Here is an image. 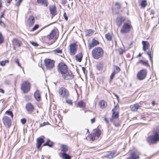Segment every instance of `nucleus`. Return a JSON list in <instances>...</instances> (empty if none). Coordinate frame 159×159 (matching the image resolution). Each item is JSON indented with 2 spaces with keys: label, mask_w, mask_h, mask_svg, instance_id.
Returning <instances> with one entry per match:
<instances>
[{
  "label": "nucleus",
  "mask_w": 159,
  "mask_h": 159,
  "mask_svg": "<svg viewBox=\"0 0 159 159\" xmlns=\"http://www.w3.org/2000/svg\"><path fill=\"white\" fill-rule=\"evenodd\" d=\"M93 57L97 59L103 55L104 52L103 49L100 47H97L93 49L92 52Z\"/></svg>",
  "instance_id": "2"
},
{
  "label": "nucleus",
  "mask_w": 159,
  "mask_h": 159,
  "mask_svg": "<svg viewBox=\"0 0 159 159\" xmlns=\"http://www.w3.org/2000/svg\"><path fill=\"white\" fill-rule=\"evenodd\" d=\"M8 60H6L4 61H2L1 62H0V65L2 66H4L5 65L6 63L7 62H8Z\"/></svg>",
  "instance_id": "39"
},
{
  "label": "nucleus",
  "mask_w": 159,
  "mask_h": 159,
  "mask_svg": "<svg viewBox=\"0 0 159 159\" xmlns=\"http://www.w3.org/2000/svg\"><path fill=\"white\" fill-rule=\"evenodd\" d=\"M147 2L146 0H143L141 3L140 6L142 8H144L147 5Z\"/></svg>",
  "instance_id": "31"
},
{
  "label": "nucleus",
  "mask_w": 159,
  "mask_h": 159,
  "mask_svg": "<svg viewBox=\"0 0 159 159\" xmlns=\"http://www.w3.org/2000/svg\"><path fill=\"white\" fill-rule=\"evenodd\" d=\"M137 63H141L145 66H148V63L147 61H144L143 60H140L139 61L137 62Z\"/></svg>",
  "instance_id": "36"
},
{
  "label": "nucleus",
  "mask_w": 159,
  "mask_h": 159,
  "mask_svg": "<svg viewBox=\"0 0 159 159\" xmlns=\"http://www.w3.org/2000/svg\"><path fill=\"white\" fill-rule=\"evenodd\" d=\"M53 52L55 53H61L62 52V50L60 49L59 48H57V49L53 50Z\"/></svg>",
  "instance_id": "34"
},
{
  "label": "nucleus",
  "mask_w": 159,
  "mask_h": 159,
  "mask_svg": "<svg viewBox=\"0 0 159 159\" xmlns=\"http://www.w3.org/2000/svg\"><path fill=\"white\" fill-rule=\"evenodd\" d=\"M2 120L4 125L8 127H9L11 125V121L10 119L7 116L3 117Z\"/></svg>",
  "instance_id": "10"
},
{
  "label": "nucleus",
  "mask_w": 159,
  "mask_h": 159,
  "mask_svg": "<svg viewBox=\"0 0 159 159\" xmlns=\"http://www.w3.org/2000/svg\"><path fill=\"white\" fill-rule=\"evenodd\" d=\"M125 20V17H120L117 18L116 20L117 25L119 26H120L122 23Z\"/></svg>",
  "instance_id": "17"
},
{
  "label": "nucleus",
  "mask_w": 159,
  "mask_h": 159,
  "mask_svg": "<svg viewBox=\"0 0 159 159\" xmlns=\"http://www.w3.org/2000/svg\"><path fill=\"white\" fill-rule=\"evenodd\" d=\"M91 122L92 123H93L95 121V118H94L91 120Z\"/></svg>",
  "instance_id": "58"
},
{
  "label": "nucleus",
  "mask_w": 159,
  "mask_h": 159,
  "mask_svg": "<svg viewBox=\"0 0 159 159\" xmlns=\"http://www.w3.org/2000/svg\"><path fill=\"white\" fill-rule=\"evenodd\" d=\"M56 36V31L55 30H53L50 33L48 37L49 39H51L54 38H55Z\"/></svg>",
  "instance_id": "21"
},
{
  "label": "nucleus",
  "mask_w": 159,
  "mask_h": 159,
  "mask_svg": "<svg viewBox=\"0 0 159 159\" xmlns=\"http://www.w3.org/2000/svg\"><path fill=\"white\" fill-rule=\"evenodd\" d=\"M61 152H62V153H66V152H67L68 151V148L67 146L65 145H62L61 146Z\"/></svg>",
  "instance_id": "25"
},
{
  "label": "nucleus",
  "mask_w": 159,
  "mask_h": 159,
  "mask_svg": "<svg viewBox=\"0 0 159 159\" xmlns=\"http://www.w3.org/2000/svg\"><path fill=\"white\" fill-rule=\"evenodd\" d=\"M70 54L71 55H75L77 51V47L75 43L71 44L69 45Z\"/></svg>",
  "instance_id": "9"
},
{
  "label": "nucleus",
  "mask_w": 159,
  "mask_h": 159,
  "mask_svg": "<svg viewBox=\"0 0 159 159\" xmlns=\"http://www.w3.org/2000/svg\"><path fill=\"white\" fill-rule=\"evenodd\" d=\"M68 70V67L63 62L59 63L58 66V71L61 73L62 75H64Z\"/></svg>",
  "instance_id": "4"
},
{
  "label": "nucleus",
  "mask_w": 159,
  "mask_h": 159,
  "mask_svg": "<svg viewBox=\"0 0 159 159\" xmlns=\"http://www.w3.org/2000/svg\"><path fill=\"white\" fill-rule=\"evenodd\" d=\"M36 146L38 148H39L42 144L44 142V140L42 138H39L37 139Z\"/></svg>",
  "instance_id": "23"
},
{
  "label": "nucleus",
  "mask_w": 159,
  "mask_h": 159,
  "mask_svg": "<svg viewBox=\"0 0 159 159\" xmlns=\"http://www.w3.org/2000/svg\"><path fill=\"white\" fill-rule=\"evenodd\" d=\"M34 97L38 101L41 100L40 94L39 90H37L34 93Z\"/></svg>",
  "instance_id": "22"
},
{
  "label": "nucleus",
  "mask_w": 159,
  "mask_h": 159,
  "mask_svg": "<svg viewBox=\"0 0 159 159\" xmlns=\"http://www.w3.org/2000/svg\"><path fill=\"white\" fill-rule=\"evenodd\" d=\"M63 16L65 18V20H68V18H67V16H66V13H65V12L64 13V14H63Z\"/></svg>",
  "instance_id": "52"
},
{
  "label": "nucleus",
  "mask_w": 159,
  "mask_h": 159,
  "mask_svg": "<svg viewBox=\"0 0 159 159\" xmlns=\"http://www.w3.org/2000/svg\"><path fill=\"white\" fill-rule=\"evenodd\" d=\"M30 43L33 46H38V44L36 42H30Z\"/></svg>",
  "instance_id": "45"
},
{
  "label": "nucleus",
  "mask_w": 159,
  "mask_h": 159,
  "mask_svg": "<svg viewBox=\"0 0 159 159\" xmlns=\"http://www.w3.org/2000/svg\"><path fill=\"white\" fill-rule=\"evenodd\" d=\"M125 52V50H122V53H123V52Z\"/></svg>",
  "instance_id": "64"
},
{
  "label": "nucleus",
  "mask_w": 159,
  "mask_h": 159,
  "mask_svg": "<svg viewBox=\"0 0 159 159\" xmlns=\"http://www.w3.org/2000/svg\"><path fill=\"white\" fill-rule=\"evenodd\" d=\"M64 79L66 80H69L72 79L73 78V75L71 72L67 70V72L64 75H62Z\"/></svg>",
  "instance_id": "12"
},
{
  "label": "nucleus",
  "mask_w": 159,
  "mask_h": 159,
  "mask_svg": "<svg viewBox=\"0 0 159 159\" xmlns=\"http://www.w3.org/2000/svg\"><path fill=\"white\" fill-rule=\"evenodd\" d=\"M105 37L108 41H111L112 39V35L110 33H108L106 34Z\"/></svg>",
  "instance_id": "33"
},
{
  "label": "nucleus",
  "mask_w": 159,
  "mask_h": 159,
  "mask_svg": "<svg viewBox=\"0 0 159 159\" xmlns=\"http://www.w3.org/2000/svg\"><path fill=\"white\" fill-rule=\"evenodd\" d=\"M147 53L149 56L150 60L151 61H152L151 55V52L149 51L148 52H147Z\"/></svg>",
  "instance_id": "43"
},
{
  "label": "nucleus",
  "mask_w": 159,
  "mask_h": 159,
  "mask_svg": "<svg viewBox=\"0 0 159 159\" xmlns=\"http://www.w3.org/2000/svg\"><path fill=\"white\" fill-rule=\"evenodd\" d=\"M45 66L48 69L52 68L54 66V61L50 59H46L44 60Z\"/></svg>",
  "instance_id": "8"
},
{
  "label": "nucleus",
  "mask_w": 159,
  "mask_h": 159,
  "mask_svg": "<svg viewBox=\"0 0 159 159\" xmlns=\"http://www.w3.org/2000/svg\"><path fill=\"white\" fill-rule=\"evenodd\" d=\"M141 107V106L139 105L137 103L131 105L130 107L131 110L133 111H137L138 109H139Z\"/></svg>",
  "instance_id": "14"
},
{
  "label": "nucleus",
  "mask_w": 159,
  "mask_h": 159,
  "mask_svg": "<svg viewBox=\"0 0 159 159\" xmlns=\"http://www.w3.org/2000/svg\"><path fill=\"white\" fill-rule=\"evenodd\" d=\"M22 0H18L17 3L16 4V5L17 6H19L20 5V3L21 2H22Z\"/></svg>",
  "instance_id": "51"
},
{
  "label": "nucleus",
  "mask_w": 159,
  "mask_h": 159,
  "mask_svg": "<svg viewBox=\"0 0 159 159\" xmlns=\"http://www.w3.org/2000/svg\"><path fill=\"white\" fill-rule=\"evenodd\" d=\"M6 113L9 115H10L12 118L13 117V115L12 111H7L6 112Z\"/></svg>",
  "instance_id": "40"
},
{
  "label": "nucleus",
  "mask_w": 159,
  "mask_h": 159,
  "mask_svg": "<svg viewBox=\"0 0 159 159\" xmlns=\"http://www.w3.org/2000/svg\"><path fill=\"white\" fill-rule=\"evenodd\" d=\"M77 106L79 107H83L85 106V103L83 101H80L77 104Z\"/></svg>",
  "instance_id": "30"
},
{
  "label": "nucleus",
  "mask_w": 159,
  "mask_h": 159,
  "mask_svg": "<svg viewBox=\"0 0 159 159\" xmlns=\"http://www.w3.org/2000/svg\"><path fill=\"white\" fill-rule=\"evenodd\" d=\"M152 104L153 105H154L155 104V102L154 101H152Z\"/></svg>",
  "instance_id": "63"
},
{
  "label": "nucleus",
  "mask_w": 159,
  "mask_h": 159,
  "mask_svg": "<svg viewBox=\"0 0 159 159\" xmlns=\"http://www.w3.org/2000/svg\"><path fill=\"white\" fill-rule=\"evenodd\" d=\"M16 63L17 64L18 66H19L20 67H21V66L20 64V63H19V60L18 59H16Z\"/></svg>",
  "instance_id": "54"
},
{
  "label": "nucleus",
  "mask_w": 159,
  "mask_h": 159,
  "mask_svg": "<svg viewBox=\"0 0 159 159\" xmlns=\"http://www.w3.org/2000/svg\"><path fill=\"white\" fill-rule=\"evenodd\" d=\"M10 81L8 80H6L5 81V83L6 84H10Z\"/></svg>",
  "instance_id": "55"
},
{
  "label": "nucleus",
  "mask_w": 159,
  "mask_h": 159,
  "mask_svg": "<svg viewBox=\"0 0 159 159\" xmlns=\"http://www.w3.org/2000/svg\"><path fill=\"white\" fill-rule=\"evenodd\" d=\"M49 124V123L48 122H44L42 123H41L40 124L39 126L40 127H42L44 125H48Z\"/></svg>",
  "instance_id": "41"
},
{
  "label": "nucleus",
  "mask_w": 159,
  "mask_h": 159,
  "mask_svg": "<svg viewBox=\"0 0 159 159\" xmlns=\"http://www.w3.org/2000/svg\"><path fill=\"white\" fill-rule=\"evenodd\" d=\"M141 56V53H139L137 56V57H140Z\"/></svg>",
  "instance_id": "62"
},
{
  "label": "nucleus",
  "mask_w": 159,
  "mask_h": 159,
  "mask_svg": "<svg viewBox=\"0 0 159 159\" xmlns=\"http://www.w3.org/2000/svg\"><path fill=\"white\" fill-rule=\"evenodd\" d=\"M99 105L100 107L102 108H104L107 106L106 102L103 100H101L99 102Z\"/></svg>",
  "instance_id": "26"
},
{
  "label": "nucleus",
  "mask_w": 159,
  "mask_h": 159,
  "mask_svg": "<svg viewBox=\"0 0 159 159\" xmlns=\"http://www.w3.org/2000/svg\"><path fill=\"white\" fill-rule=\"evenodd\" d=\"M104 120L107 124H108L109 123L108 120L107 118H105Z\"/></svg>",
  "instance_id": "60"
},
{
  "label": "nucleus",
  "mask_w": 159,
  "mask_h": 159,
  "mask_svg": "<svg viewBox=\"0 0 159 159\" xmlns=\"http://www.w3.org/2000/svg\"><path fill=\"white\" fill-rule=\"evenodd\" d=\"M154 14V11L153 10H151L150 14L151 15H152L153 16Z\"/></svg>",
  "instance_id": "57"
},
{
  "label": "nucleus",
  "mask_w": 159,
  "mask_h": 159,
  "mask_svg": "<svg viewBox=\"0 0 159 159\" xmlns=\"http://www.w3.org/2000/svg\"><path fill=\"white\" fill-rule=\"evenodd\" d=\"M99 43L98 41L96 40L95 39H93L91 42L89 43L88 44V48L89 49H90L91 48L98 45Z\"/></svg>",
  "instance_id": "13"
},
{
  "label": "nucleus",
  "mask_w": 159,
  "mask_h": 159,
  "mask_svg": "<svg viewBox=\"0 0 159 159\" xmlns=\"http://www.w3.org/2000/svg\"><path fill=\"white\" fill-rule=\"evenodd\" d=\"M93 31L91 30H87V35H89L93 34Z\"/></svg>",
  "instance_id": "44"
},
{
  "label": "nucleus",
  "mask_w": 159,
  "mask_h": 159,
  "mask_svg": "<svg viewBox=\"0 0 159 159\" xmlns=\"http://www.w3.org/2000/svg\"><path fill=\"white\" fill-rule=\"evenodd\" d=\"M0 92L2 93H4V91L2 89L0 88Z\"/></svg>",
  "instance_id": "59"
},
{
  "label": "nucleus",
  "mask_w": 159,
  "mask_h": 159,
  "mask_svg": "<svg viewBox=\"0 0 159 159\" xmlns=\"http://www.w3.org/2000/svg\"><path fill=\"white\" fill-rule=\"evenodd\" d=\"M147 74V71L146 69L142 70L137 73V78L139 80H143L145 78Z\"/></svg>",
  "instance_id": "7"
},
{
  "label": "nucleus",
  "mask_w": 159,
  "mask_h": 159,
  "mask_svg": "<svg viewBox=\"0 0 159 159\" xmlns=\"http://www.w3.org/2000/svg\"><path fill=\"white\" fill-rule=\"evenodd\" d=\"M21 122L23 124H24L26 122V120L25 119H22L21 120Z\"/></svg>",
  "instance_id": "50"
},
{
  "label": "nucleus",
  "mask_w": 159,
  "mask_h": 159,
  "mask_svg": "<svg viewBox=\"0 0 159 159\" xmlns=\"http://www.w3.org/2000/svg\"><path fill=\"white\" fill-rule=\"evenodd\" d=\"M4 40L1 34L0 33V43H2Z\"/></svg>",
  "instance_id": "46"
},
{
  "label": "nucleus",
  "mask_w": 159,
  "mask_h": 159,
  "mask_svg": "<svg viewBox=\"0 0 159 159\" xmlns=\"http://www.w3.org/2000/svg\"><path fill=\"white\" fill-rule=\"evenodd\" d=\"M49 9L52 15H54L56 14V8L55 5H52L49 6Z\"/></svg>",
  "instance_id": "20"
},
{
  "label": "nucleus",
  "mask_w": 159,
  "mask_h": 159,
  "mask_svg": "<svg viewBox=\"0 0 159 159\" xmlns=\"http://www.w3.org/2000/svg\"><path fill=\"white\" fill-rule=\"evenodd\" d=\"M95 136L94 135H91L90 140L92 141H93L95 139Z\"/></svg>",
  "instance_id": "53"
},
{
  "label": "nucleus",
  "mask_w": 159,
  "mask_h": 159,
  "mask_svg": "<svg viewBox=\"0 0 159 159\" xmlns=\"http://www.w3.org/2000/svg\"><path fill=\"white\" fill-rule=\"evenodd\" d=\"M53 143L50 140H48L45 143L43 144V146H48L50 147H52L53 145Z\"/></svg>",
  "instance_id": "32"
},
{
  "label": "nucleus",
  "mask_w": 159,
  "mask_h": 159,
  "mask_svg": "<svg viewBox=\"0 0 159 159\" xmlns=\"http://www.w3.org/2000/svg\"><path fill=\"white\" fill-rule=\"evenodd\" d=\"M82 58V55L81 53H79L75 56L76 60L79 62H81Z\"/></svg>",
  "instance_id": "27"
},
{
  "label": "nucleus",
  "mask_w": 159,
  "mask_h": 159,
  "mask_svg": "<svg viewBox=\"0 0 159 159\" xmlns=\"http://www.w3.org/2000/svg\"><path fill=\"white\" fill-rule=\"evenodd\" d=\"M14 42L16 43H17V45L18 46H20L21 45V42L19 40H17V39H14L13 40Z\"/></svg>",
  "instance_id": "38"
},
{
  "label": "nucleus",
  "mask_w": 159,
  "mask_h": 159,
  "mask_svg": "<svg viewBox=\"0 0 159 159\" xmlns=\"http://www.w3.org/2000/svg\"><path fill=\"white\" fill-rule=\"evenodd\" d=\"M120 70V68L118 66H113V72L117 74L119 72Z\"/></svg>",
  "instance_id": "29"
},
{
  "label": "nucleus",
  "mask_w": 159,
  "mask_h": 159,
  "mask_svg": "<svg viewBox=\"0 0 159 159\" xmlns=\"http://www.w3.org/2000/svg\"><path fill=\"white\" fill-rule=\"evenodd\" d=\"M37 2L44 7H47L48 5V0H37Z\"/></svg>",
  "instance_id": "18"
},
{
  "label": "nucleus",
  "mask_w": 159,
  "mask_h": 159,
  "mask_svg": "<svg viewBox=\"0 0 159 159\" xmlns=\"http://www.w3.org/2000/svg\"><path fill=\"white\" fill-rule=\"evenodd\" d=\"M61 157L63 159H71V156L66 153H62Z\"/></svg>",
  "instance_id": "28"
},
{
  "label": "nucleus",
  "mask_w": 159,
  "mask_h": 159,
  "mask_svg": "<svg viewBox=\"0 0 159 159\" xmlns=\"http://www.w3.org/2000/svg\"><path fill=\"white\" fill-rule=\"evenodd\" d=\"M115 5L116 6L117 8H120L121 5L120 3L116 2V3Z\"/></svg>",
  "instance_id": "49"
},
{
  "label": "nucleus",
  "mask_w": 159,
  "mask_h": 159,
  "mask_svg": "<svg viewBox=\"0 0 159 159\" xmlns=\"http://www.w3.org/2000/svg\"><path fill=\"white\" fill-rule=\"evenodd\" d=\"M142 43L143 45V50L145 51L148 47L149 44L148 42L145 41H143L142 42Z\"/></svg>",
  "instance_id": "24"
},
{
  "label": "nucleus",
  "mask_w": 159,
  "mask_h": 159,
  "mask_svg": "<svg viewBox=\"0 0 159 159\" xmlns=\"http://www.w3.org/2000/svg\"><path fill=\"white\" fill-rule=\"evenodd\" d=\"M112 116L114 118H117L118 117V114L117 112L114 111Z\"/></svg>",
  "instance_id": "37"
},
{
  "label": "nucleus",
  "mask_w": 159,
  "mask_h": 159,
  "mask_svg": "<svg viewBox=\"0 0 159 159\" xmlns=\"http://www.w3.org/2000/svg\"><path fill=\"white\" fill-rule=\"evenodd\" d=\"M39 27V25L38 24H36L35 25L33 28L32 29V31H34L37 29Z\"/></svg>",
  "instance_id": "42"
},
{
  "label": "nucleus",
  "mask_w": 159,
  "mask_h": 159,
  "mask_svg": "<svg viewBox=\"0 0 159 159\" xmlns=\"http://www.w3.org/2000/svg\"><path fill=\"white\" fill-rule=\"evenodd\" d=\"M58 92L60 96L62 98L66 99L69 97V92L64 87L60 88L59 89Z\"/></svg>",
  "instance_id": "5"
},
{
  "label": "nucleus",
  "mask_w": 159,
  "mask_h": 159,
  "mask_svg": "<svg viewBox=\"0 0 159 159\" xmlns=\"http://www.w3.org/2000/svg\"><path fill=\"white\" fill-rule=\"evenodd\" d=\"M95 136L98 137L101 134V131L99 129H97L96 130L95 133H94Z\"/></svg>",
  "instance_id": "35"
},
{
  "label": "nucleus",
  "mask_w": 159,
  "mask_h": 159,
  "mask_svg": "<svg viewBox=\"0 0 159 159\" xmlns=\"http://www.w3.org/2000/svg\"><path fill=\"white\" fill-rule=\"evenodd\" d=\"M116 152L114 151L109 154L105 155L104 156V157L108 158L109 159H112L116 155Z\"/></svg>",
  "instance_id": "19"
},
{
  "label": "nucleus",
  "mask_w": 159,
  "mask_h": 159,
  "mask_svg": "<svg viewBox=\"0 0 159 159\" xmlns=\"http://www.w3.org/2000/svg\"><path fill=\"white\" fill-rule=\"evenodd\" d=\"M29 83L27 81L24 82L21 85V89L24 93H28L30 90Z\"/></svg>",
  "instance_id": "6"
},
{
  "label": "nucleus",
  "mask_w": 159,
  "mask_h": 159,
  "mask_svg": "<svg viewBox=\"0 0 159 159\" xmlns=\"http://www.w3.org/2000/svg\"><path fill=\"white\" fill-rule=\"evenodd\" d=\"M132 25L129 23H125L121 28L120 32L122 34H126L130 32Z\"/></svg>",
  "instance_id": "3"
},
{
  "label": "nucleus",
  "mask_w": 159,
  "mask_h": 159,
  "mask_svg": "<svg viewBox=\"0 0 159 159\" xmlns=\"http://www.w3.org/2000/svg\"><path fill=\"white\" fill-rule=\"evenodd\" d=\"M118 107L119 106L118 105H116L115 106L114 109L112 110V111H115L116 109H117Z\"/></svg>",
  "instance_id": "56"
},
{
  "label": "nucleus",
  "mask_w": 159,
  "mask_h": 159,
  "mask_svg": "<svg viewBox=\"0 0 159 159\" xmlns=\"http://www.w3.org/2000/svg\"><path fill=\"white\" fill-rule=\"evenodd\" d=\"M139 158V155L134 152L131 153L130 156L127 159H138Z\"/></svg>",
  "instance_id": "15"
},
{
  "label": "nucleus",
  "mask_w": 159,
  "mask_h": 159,
  "mask_svg": "<svg viewBox=\"0 0 159 159\" xmlns=\"http://www.w3.org/2000/svg\"><path fill=\"white\" fill-rule=\"evenodd\" d=\"M82 69L83 70V72H84V73L85 72V68L84 67H83L82 68Z\"/></svg>",
  "instance_id": "61"
},
{
  "label": "nucleus",
  "mask_w": 159,
  "mask_h": 159,
  "mask_svg": "<svg viewBox=\"0 0 159 159\" xmlns=\"http://www.w3.org/2000/svg\"><path fill=\"white\" fill-rule=\"evenodd\" d=\"M159 127H157L155 129V132L153 134L148 137L147 141L149 143H156L159 141Z\"/></svg>",
  "instance_id": "1"
},
{
  "label": "nucleus",
  "mask_w": 159,
  "mask_h": 159,
  "mask_svg": "<svg viewBox=\"0 0 159 159\" xmlns=\"http://www.w3.org/2000/svg\"><path fill=\"white\" fill-rule=\"evenodd\" d=\"M27 23L30 26L33 25L34 22V17L32 16H29L28 19L27 21Z\"/></svg>",
  "instance_id": "16"
},
{
  "label": "nucleus",
  "mask_w": 159,
  "mask_h": 159,
  "mask_svg": "<svg viewBox=\"0 0 159 159\" xmlns=\"http://www.w3.org/2000/svg\"><path fill=\"white\" fill-rule=\"evenodd\" d=\"M25 108L27 111L30 113H31L34 111V105L30 103H27L25 105Z\"/></svg>",
  "instance_id": "11"
},
{
  "label": "nucleus",
  "mask_w": 159,
  "mask_h": 159,
  "mask_svg": "<svg viewBox=\"0 0 159 159\" xmlns=\"http://www.w3.org/2000/svg\"><path fill=\"white\" fill-rule=\"evenodd\" d=\"M66 102L68 103L70 105H72V101L71 100L68 99V100H66Z\"/></svg>",
  "instance_id": "47"
},
{
  "label": "nucleus",
  "mask_w": 159,
  "mask_h": 159,
  "mask_svg": "<svg viewBox=\"0 0 159 159\" xmlns=\"http://www.w3.org/2000/svg\"><path fill=\"white\" fill-rule=\"evenodd\" d=\"M116 74V73H115L113 72L111 75V80H112L114 78V77L115 76Z\"/></svg>",
  "instance_id": "48"
}]
</instances>
